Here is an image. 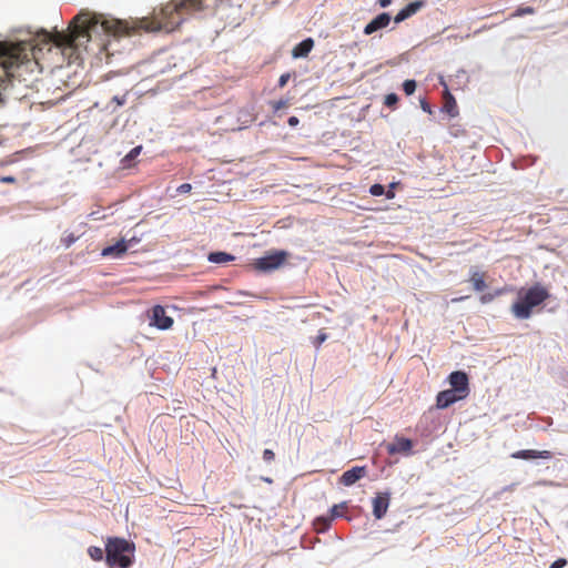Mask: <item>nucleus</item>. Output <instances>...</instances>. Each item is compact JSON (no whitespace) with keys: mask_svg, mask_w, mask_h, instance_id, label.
<instances>
[{"mask_svg":"<svg viewBox=\"0 0 568 568\" xmlns=\"http://www.w3.org/2000/svg\"><path fill=\"white\" fill-rule=\"evenodd\" d=\"M207 0H171L152 18H143L133 22L108 19L90 12L75 16L65 32H57L53 41L58 47H79L88 42L92 32L101 28L114 37L132 36L139 30L146 32L176 30L190 16L202 11Z\"/></svg>","mask_w":568,"mask_h":568,"instance_id":"1","label":"nucleus"},{"mask_svg":"<svg viewBox=\"0 0 568 568\" xmlns=\"http://www.w3.org/2000/svg\"><path fill=\"white\" fill-rule=\"evenodd\" d=\"M550 296L549 291L537 283L526 291H520L518 300L511 305L513 314L520 320L531 316L532 310L541 305Z\"/></svg>","mask_w":568,"mask_h":568,"instance_id":"2","label":"nucleus"},{"mask_svg":"<svg viewBox=\"0 0 568 568\" xmlns=\"http://www.w3.org/2000/svg\"><path fill=\"white\" fill-rule=\"evenodd\" d=\"M135 546L124 538L112 537L105 544V561L110 567L129 568L133 564Z\"/></svg>","mask_w":568,"mask_h":568,"instance_id":"3","label":"nucleus"},{"mask_svg":"<svg viewBox=\"0 0 568 568\" xmlns=\"http://www.w3.org/2000/svg\"><path fill=\"white\" fill-rule=\"evenodd\" d=\"M286 257L287 253L285 251H275L254 260L253 266L260 272H272L277 270L285 262Z\"/></svg>","mask_w":568,"mask_h":568,"instance_id":"4","label":"nucleus"},{"mask_svg":"<svg viewBox=\"0 0 568 568\" xmlns=\"http://www.w3.org/2000/svg\"><path fill=\"white\" fill-rule=\"evenodd\" d=\"M448 382L452 386V390L458 394V397H463L464 399L469 394V379L468 375L465 372L456 371L450 373L448 376Z\"/></svg>","mask_w":568,"mask_h":568,"instance_id":"5","label":"nucleus"},{"mask_svg":"<svg viewBox=\"0 0 568 568\" xmlns=\"http://www.w3.org/2000/svg\"><path fill=\"white\" fill-rule=\"evenodd\" d=\"M173 318L166 315L165 308L161 305H155L151 310V322L150 325L155 326L159 329L165 331L173 326Z\"/></svg>","mask_w":568,"mask_h":568,"instance_id":"6","label":"nucleus"},{"mask_svg":"<svg viewBox=\"0 0 568 568\" xmlns=\"http://www.w3.org/2000/svg\"><path fill=\"white\" fill-rule=\"evenodd\" d=\"M390 494L388 491L377 493L373 498V515L376 519H382L389 507Z\"/></svg>","mask_w":568,"mask_h":568,"instance_id":"7","label":"nucleus"},{"mask_svg":"<svg viewBox=\"0 0 568 568\" xmlns=\"http://www.w3.org/2000/svg\"><path fill=\"white\" fill-rule=\"evenodd\" d=\"M440 84L444 85V88H445L444 94H443L444 105H443L442 111L447 113L450 118H455L459 114L457 102H456L454 95L449 92V90L443 79L440 80Z\"/></svg>","mask_w":568,"mask_h":568,"instance_id":"8","label":"nucleus"},{"mask_svg":"<svg viewBox=\"0 0 568 568\" xmlns=\"http://www.w3.org/2000/svg\"><path fill=\"white\" fill-rule=\"evenodd\" d=\"M413 448V442L405 437L396 436L394 443L387 446V452L394 454H409Z\"/></svg>","mask_w":568,"mask_h":568,"instance_id":"9","label":"nucleus"},{"mask_svg":"<svg viewBox=\"0 0 568 568\" xmlns=\"http://www.w3.org/2000/svg\"><path fill=\"white\" fill-rule=\"evenodd\" d=\"M462 399H464V398L458 397V394L455 393V390L445 389L437 394L436 406H437V408L444 409Z\"/></svg>","mask_w":568,"mask_h":568,"instance_id":"10","label":"nucleus"},{"mask_svg":"<svg viewBox=\"0 0 568 568\" xmlns=\"http://www.w3.org/2000/svg\"><path fill=\"white\" fill-rule=\"evenodd\" d=\"M366 475V468L363 466H355L348 470H346L341 477V484L344 486H352L357 480L363 478Z\"/></svg>","mask_w":568,"mask_h":568,"instance_id":"11","label":"nucleus"},{"mask_svg":"<svg viewBox=\"0 0 568 568\" xmlns=\"http://www.w3.org/2000/svg\"><path fill=\"white\" fill-rule=\"evenodd\" d=\"M390 22V16L386 12L378 14L364 28V33L369 36L379 29L386 28Z\"/></svg>","mask_w":568,"mask_h":568,"instance_id":"12","label":"nucleus"},{"mask_svg":"<svg viewBox=\"0 0 568 568\" xmlns=\"http://www.w3.org/2000/svg\"><path fill=\"white\" fill-rule=\"evenodd\" d=\"M128 247V242L124 240H120L115 244L104 247L101 252V255L104 257L119 258L125 254Z\"/></svg>","mask_w":568,"mask_h":568,"instance_id":"13","label":"nucleus"},{"mask_svg":"<svg viewBox=\"0 0 568 568\" xmlns=\"http://www.w3.org/2000/svg\"><path fill=\"white\" fill-rule=\"evenodd\" d=\"M511 457L516 458V459H535V458L550 459L552 457V453L549 450L526 449V450H518V452L513 453Z\"/></svg>","mask_w":568,"mask_h":568,"instance_id":"14","label":"nucleus"},{"mask_svg":"<svg viewBox=\"0 0 568 568\" xmlns=\"http://www.w3.org/2000/svg\"><path fill=\"white\" fill-rule=\"evenodd\" d=\"M422 7H423V2L422 1H414V2L408 3L405 8H403L395 16L394 21L396 23H399V22L406 20L407 18L412 17L413 14H415Z\"/></svg>","mask_w":568,"mask_h":568,"instance_id":"15","label":"nucleus"},{"mask_svg":"<svg viewBox=\"0 0 568 568\" xmlns=\"http://www.w3.org/2000/svg\"><path fill=\"white\" fill-rule=\"evenodd\" d=\"M345 509H346V503H342L339 505H334L331 508V517L329 518H326V517L317 518L316 519V525H321L323 529L329 527L331 521L334 518L343 516V510H345Z\"/></svg>","mask_w":568,"mask_h":568,"instance_id":"16","label":"nucleus"},{"mask_svg":"<svg viewBox=\"0 0 568 568\" xmlns=\"http://www.w3.org/2000/svg\"><path fill=\"white\" fill-rule=\"evenodd\" d=\"M313 47L314 40L312 38H307L293 48L292 55L294 58H305L312 51Z\"/></svg>","mask_w":568,"mask_h":568,"instance_id":"17","label":"nucleus"},{"mask_svg":"<svg viewBox=\"0 0 568 568\" xmlns=\"http://www.w3.org/2000/svg\"><path fill=\"white\" fill-rule=\"evenodd\" d=\"M209 261L215 264H225L235 260V256L226 252H212L209 254Z\"/></svg>","mask_w":568,"mask_h":568,"instance_id":"18","label":"nucleus"},{"mask_svg":"<svg viewBox=\"0 0 568 568\" xmlns=\"http://www.w3.org/2000/svg\"><path fill=\"white\" fill-rule=\"evenodd\" d=\"M485 276H486V274L483 272L475 271L471 273L470 282H471L475 291L481 292L487 287L486 283H485Z\"/></svg>","mask_w":568,"mask_h":568,"instance_id":"19","label":"nucleus"},{"mask_svg":"<svg viewBox=\"0 0 568 568\" xmlns=\"http://www.w3.org/2000/svg\"><path fill=\"white\" fill-rule=\"evenodd\" d=\"M142 151V145L133 148L121 161L123 168H130L131 162L135 160Z\"/></svg>","mask_w":568,"mask_h":568,"instance_id":"20","label":"nucleus"},{"mask_svg":"<svg viewBox=\"0 0 568 568\" xmlns=\"http://www.w3.org/2000/svg\"><path fill=\"white\" fill-rule=\"evenodd\" d=\"M88 554L94 561H100L103 559L104 550L101 547L91 546L88 549Z\"/></svg>","mask_w":568,"mask_h":568,"instance_id":"21","label":"nucleus"},{"mask_svg":"<svg viewBox=\"0 0 568 568\" xmlns=\"http://www.w3.org/2000/svg\"><path fill=\"white\" fill-rule=\"evenodd\" d=\"M403 90L407 95H412L416 90V81L415 80H406L403 83Z\"/></svg>","mask_w":568,"mask_h":568,"instance_id":"22","label":"nucleus"},{"mask_svg":"<svg viewBox=\"0 0 568 568\" xmlns=\"http://www.w3.org/2000/svg\"><path fill=\"white\" fill-rule=\"evenodd\" d=\"M398 102V97L395 93H389L385 97L384 104L388 108H395Z\"/></svg>","mask_w":568,"mask_h":568,"instance_id":"23","label":"nucleus"},{"mask_svg":"<svg viewBox=\"0 0 568 568\" xmlns=\"http://www.w3.org/2000/svg\"><path fill=\"white\" fill-rule=\"evenodd\" d=\"M369 193L373 196H381V195H383L385 193V187L382 184H373L369 187Z\"/></svg>","mask_w":568,"mask_h":568,"instance_id":"24","label":"nucleus"},{"mask_svg":"<svg viewBox=\"0 0 568 568\" xmlns=\"http://www.w3.org/2000/svg\"><path fill=\"white\" fill-rule=\"evenodd\" d=\"M327 339V334L324 332H320V334L316 336L314 345L316 348H318Z\"/></svg>","mask_w":568,"mask_h":568,"instance_id":"25","label":"nucleus"},{"mask_svg":"<svg viewBox=\"0 0 568 568\" xmlns=\"http://www.w3.org/2000/svg\"><path fill=\"white\" fill-rule=\"evenodd\" d=\"M263 459L266 463H272L275 459V454L272 449H264L263 452Z\"/></svg>","mask_w":568,"mask_h":568,"instance_id":"26","label":"nucleus"},{"mask_svg":"<svg viewBox=\"0 0 568 568\" xmlns=\"http://www.w3.org/2000/svg\"><path fill=\"white\" fill-rule=\"evenodd\" d=\"M535 12L534 8L531 7H524L518 8L516 11V16H526V14H532Z\"/></svg>","mask_w":568,"mask_h":568,"instance_id":"27","label":"nucleus"},{"mask_svg":"<svg viewBox=\"0 0 568 568\" xmlns=\"http://www.w3.org/2000/svg\"><path fill=\"white\" fill-rule=\"evenodd\" d=\"M567 565L565 558H559L550 565V568H564Z\"/></svg>","mask_w":568,"mask_h":568,"instance_id":"28","label":"nucleus"},{"mask_svg":"<svg viewBox=\"0 0 568 568\" xmlns=\"http://www.w3.org/2000/svg\"><path fill=\"white\" fill-rule=\"evenodd\" d=\"M192 190V185L190 183H183L178 187L179 193H189Z\"/></svg>","mask_w":568,"mask_h":568,"instance_id":"29","label":"nucleus"},{"mask_svg":"<svg viewBox=\"0 0 568 568\" xmlns=\"http://www.w3.org/2000/svg\"><path fill=\"white\" fill-rule=\"evenodd\" d=\"M290 79V74L288 73H285V74H282L278 79V87L280 88H283L286 85L287 81Z\"/></svg>","mask_w":568,"mask_h":568,"instance_id":"30","label":"nucleus"},{"mask_svg":"<svg viewBox=\"0 0 568 568\" xmlns=\"http://www.w3.org/2000/svg\"><path fill=\"white\" fill-rule=\"evenodd\" d=\"M112 101L115 102L118 106H121L126 102V94L122 97H114Z\"/></svg>","mask_w":568,"mask_h":568,"instance_id":"31","label":"nucleus"},{"mask_svg":"<svg viewBox=\"0 0 568 568\" xmlns=\"http://www.w3.org/2000/svg\"><path fill=\"white\" fill-rule=\"evenodd\" d=\"M77 241V237L73 235V234H69L68 236H65L63 239V242L65 244V246H70L71 244H73L74 242Z\"/></svg>","mask_w":568,"mask_h":568,"instance_id":"32","label":"nucleus"},{"mask_svg":"<svg viewBox=\"0 0 568 568\" xmlns=\"http://www.w3.org/2000/svg\"><path fill=\"white\" fill-rule=\"evenodd\" d=\"M420 106H422L423 111H425V112H427L429 114L433 112L430 104L427 101H425V100L420 101Z\"/></svg>","mask_w":568,"mask_h":568,"instance_id":"33","label":"nucleus"},{"mask_svg":"<svg viewBox=\"0 0 568 568\" xmlns=\"http://www.w3.org/2000/svg\"><path fill=\"white\" fill-rule=\"evenodd\" d=\"M287 105V102L284 101V100H280V101H276L274 104H273V108L274 110H280V109H283Z\"/></svg>","mask_w":568,"mask_h":568,"instance_id":"34","label":"nucleus"},{"mask_svg":"<svg viewBox=\"0 0 568 568\" xmlns=\"http://www.w3.org/2000/svg\"><path fill=\"white\" fill-rule=\"evenodd\" d=\"M287 123L290 126H296L300 123V120L296 116H290Z\"/></svg>","mask_w":568,"mask_h":568,"instance_id":"35","label":"nucleus"},{"mask_svg":"<svg viewBox=\"0 0 568 568\" xmlns=\"http://www.w3.org/2000/svg\"><path fill=\"white\" fill-rule=\"evenodd\" d=\"M0 182L11 184V183L16 182V178L14 176H2V178H0Z\"/></svg>","mask_w":568,"mask_h":568,"instance_id":"36","label":"nucleus"},{"mask_svg":"<svg viewBox=\"0 0 568 568\" xmlns=\"http://www.w3.org/2000/svg\"><path fill=\"white\" fill-rule=\"evenodd\" d=\"M493 298H494V295H491V294H486V295H483V296L480 297V301H481V303H488V302L493 301Z\"/></svg>","mask_w":568,"mask_h":568,"instance_id":"37","label":"nucleus"},{"mask_svg":"<svg viewBox=\"0 0 568 568\" xmlns=\"http://www.w3.org/2000/svg\"><path fill=\"white\" fill-rule=\"evenodd\" d=\"M392 0H378V4L382 7V8H386L390 4Z\"/></svg>","mask_w":568,"mask_h":568,"instance_id":"38","label":"nucleus"},{"mask_svg":"<svg viewBox=\"0 0 568 568\" xmlns=\"http://www.w3.org/2000/svg\"><path fill=\"white\" fill-rule=\"evenodd\" d=\"M384 194L386 195L387 199H393L395 196V193L393 192V189H389Z\"/></svg>","mask_w":568,"mask_h":568,"instance_id":"39","label":"nucleus"},{"mask_svg":"<svg viewBox=\"0 0 568 568\" xmlns=\"http://www.w3.org/2000/svg\"><path fill=\"white\" fill-rule=\"evenodd\" d=\"M514 486H515V485H511V486H509V487L505 488V490H513V489H514Z\"/></svg>","mask_w":568,"mask_h":568,"instance_id":"40","label":"nucleus"}]
</instances>
